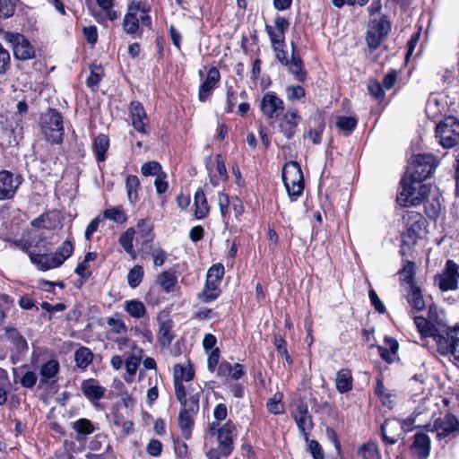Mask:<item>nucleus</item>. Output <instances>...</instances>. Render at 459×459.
<instances>
[{
  "mask_svg": "<svg viewBox=\"0 0 459 459\" xmlns=\"http://www.w3.org/2000/svg\"><path fill=\"white\" fill-rule=\"evenodd\" d=\"M290 22L283 16L277 15L273 20V25H265V31L270 39L272 48L275 53L276 59L293 75L298 82H304L307 73L304 69L302 59L297 49V46L292 41L291 56L289 57L285 50V33L288 30Z\"/></svg>",
  "mask_w": 459,
  "mask_h": 459,
  "instance_id": "obj_1",
  "label": "nucleus"
},
{
  "mask_svg": "<svg viewBox=\"0 0 459 459\" xmlns=\"http://www.w3.org/2000/svg\"><path fill=\"white\" fill-rule=\"evenodd\" d=\"M402 190L397 195V203L400 206L411 207L420 204L426 195L429 192V185L421 181L411 179L403 176L401 181Z\"/></svg>",
  "mask_w": 459,
  "mask_h": 459,
  "instance_id": "obj_2",
  "label": "nucleus"
},
{
  "mask_svg": "<svg viewBox=\"0 0 459 459\" xmlns=\"http://www.w3.org/2000/svg\"><path fill=\"white\" fill-rule=\"evenodd\" d=\"M151 7L143 1H132L127 6V12L123 20V29L127 34L138 32L140 24L151 27Z\"/></svg>",
  "mask_w": 459,
  "mask_h": 459,
  "instance_id": "obj_3",
  "label": "nucleus"
},
{
  "mask_svg": "<svg viewBox=\"0 0 459 459\" xmlns=\"http://www.w3.org/2000/svg\"><path fill=\"white\" fill-rule=\"evenodd\" d=\"M39 127L48 143L60 144L63 142L65 135L63 117L56 109L50 108L41 115Z\"/></svg>",
  "mask_w": 459,
  "mask_h": 459,
  "instance_id": "obj_4",
  "label": "nucleus"
},
{
  "mask_svg": "<svg viewBox=\"0 0 459 459\" xmlns=\"http://www.w3.org/2000/svg\"><path fill=\"white\" fill-rule=\"evenodd\" d=\"M438 163L437 159L433 154L415 155L409 162L404 176L423 182L432 176Z\"/></svg>",
  "mask_w": 459,
  "mask_h": 459,
  "instance_id": "obj_5",
  "label": "nucleus"
},
{
  "mask_svg": "<svg viewBox=\"0 0 459 459\" xmlns=\"http://www.w3.org/2000/svg\"><path fill=\"white\" fill-rule=\"evenodd\" d=\"M281 177L290 200L295 201L304 190V178L299 164L296 161L286 162Z\"/></svg>",
  "mask_w": 459,
  "mask_h": 459,
  "instance_id": "obj_6",
  "label": "nucleus"
},
{
  "mask_svg": "<svg viewBox=\"0 0 459 459\" xmlns=\"http://www.w3.org/2000/svg\"><path fill=\"white\" fill-rule=\"evenodd\" d=\"M436 138L439 144L446 148H453L459 143V119L446 117L440 121L435 129Z\"/></svg>",
  "mask_w": 459,
  "mask_h": 459,
  "instance_id": "obj_7",
  "label": "nucleus"
},
{
  "mask_svg": "<svg viewBox=\"0 0 459 459\" xmlns=\"http://www.w3.org/2000/svg\"><path fill=\"white\" fill-rule=\"evenodd\" d=\"M181 406L182 408L178 414V423L183 437L188 439L191 436L192 428L195 422L194 417L199 411L198 392L190 394L189 403Z\"/></svg>",
  "mask_w": 459,
  "mask_h": 459,
  "instance_id": "obj_8",
  "label": "nucleus"
},
{
  "mask_svg": "<svg viewBox=\"0 0 459 459\" xmlns=\"http://www.w3.org/2000/svg\"><path fill=\"white\" fill-rule=\"evenodd\" d=\"M390 30L391 22L386 16H383L379 20H373L366 36L368 47L371 49L377 48Z\"/></svg>",
  "mask_w": 459,
  "mask_h": 459,
  "instance_id": "obj_9",
  "label": "nucleus"
},
{
  "mask_svg": "<svg viewBox=\"0 0 459 459\" xmlns=\"http://www.w3.org/2000/svg\"><path fill=\"white\" fill-rule=\"evenodd\" d=\"M4 39L12 45L13 55L17 59L28 60L34 57V48L23 35L8 31L4 33Z\"/></svg>",
  "mask_w": 459,
  "mask_h": 459,
  "instance_id": "obj_10",
  "label": "nucleus"
},
{
  "mask_svg": "<svg viewBox=\"0 0 459 459\" xmlns=\"http://www.w3.org/2000/svg\"><path fill=\"white\" fill-rule=\"evenodd\" d=\"M291 415L297 424L299 433L303 436L306 441H308L314 423L312 416L308 412L307 404L303 401H298L291 411Z\"/></svg>",
  "mask_w": 459,
  "mask_h": 459,
  "instance_id": "obj_11",
  "label": "nucleus"
},
{
  "mask_svg": "<svg viewBox=\"0 0 459 459\" xmlns=\"http://www.w3.org/2000/svg\"><path fill=\"white\" fill-rule=\"evenodd\" d=\"M459 265L453 260H447L445 270L436 276L435 283L443 291L455 290L458 289Z\"/></svg>",
  "mask_w": 459,
  "mask_h": 459,
  "instance_id": "obj_12",
  "label": "nucleus"
},
{
  "mask_svg": "<svg viewBox=\"0 0 459 459\" xmlns=\"http://www.w3.org/2000/svg\"><path fill=\"white\" fill-rule=\"evenodd\" d=\"M438 350L442 354H451L459 360V324L446 329L445 336L438 339Z\"/></svg>",
  "mask_w": 459,
  "mask_h": 459,
  "instance_id": "obj_13",
  "label": "nucleus"
},
{
  "mask_svg": "<svg viewBox=\"0 0 459 459\" xmlns=\"http://www.w3.org/2000/svg\"><path fill=\"white\" fill-rule=\"evenodd\" d=\"M211 433H217L218 447L222 448L223 454H230L233 449V440L237 437L236 428L231 421L226 422L216 430L215 424L211 425Z\"/></svg>",
  "mask_w": 459,
  "mask_h": 459,
  "instance_id": "obj_14",
  "label": "nucleus"
},
{
  "mask_svg": "<svg viewBox=\"0 0 459 459\" xmlns=\"http://www.w3.org/2000/svg\"><path fill=\"white\" fill-rule=\"evenodd\" d=\"M260 108L267 118L279 117L284 110V102L275 92L269 91L263 96Z\"/></svg>",
  "mask_w": 459,
  "mask_h": 459,
  "instance_id": "obj_15",
  "label": "nucleus"
},
{
  "mask_svg": "<svg viewBox=\"0 0 459 459\" xmlns=\"http://www.w3.org/2000/svg\"><path fill=\"white\" fill-rule=\"evenodd\" d=\"M21 177L14 176L11 171H0V201L12 199L20 185Z\"/></svg>",
  "mask_w": 459,
  "mask_h": 459,
  "instance_id": "obj_16",
  "label": "nucleus"
},
{
  "mask_svg": "<svg viewBox=\"0 0 459 459\" xmlns=\"http://www.w3.org/2000/svg\"><path fill=\"white\" fill-rule=\"evenodd\" d=\"M300 118L301 117L299 115L298 110L293 108H288L285 114L281 117L279 123V128L281 133H282L287 139L292 138L296 134Z\"/></svg>",
  "mask_w": 459,
  "mask_h": 459,
  "instance_id": "obj_17",
  "label": "nucleus"
},
{
  "mask_svg": "<svg viewBox=\"0 0 459 459\" xmlns=\"http://www.w3.org/2000/svg\"><path fill=\"white\" fill-rule=\"evenodd\" d=\"M459 429V421L452 414H446L435 420L434 430L439 439L445 438Z\"/></svg>",
  "mask_w": 459,
  "mask_h": 459,
  "instance_id": "obj_18",
  "label": "nucleus"
},
{
  "mask_svg": "<svg viewBox=\"0 0 459 459\" xmlns=\"http://www.w3.org/2000/svg\"><path fill=\"white\" fill-rule=\"evenodd\" d=\"M129 112L134 128L141 134H147L146 126L149 119L143 105L139 101H132Z\"/></svg>",
  "mask_w": 459,
  "mask_h": 459,
  "instance_id": "obj_19",
  "label": "nucleus"
},
{
  "mask_svg": "<svg viewBox=\"0 0 459 459\" xmlns=\"http://www.w3.org/2000/svg\"><path fill=\"white\" fill-rule=\"evenodd\" d=\"M382 437L385 443L394 445L403 435V426L398 419H388L381 426Z\"/></svg>",
  "mask_w": 459,
  "mask_h": 459,
  "instance_id": "obj_20",
  "label": "nucleus"
},
{
  "mask_svg": "<svg viewBox=\"0 0 459 459\" xmlns=\"http://www.w3.org/2000/svg\"><path fill=\"white\" fill-rule=\"evenodd\" d=\"M425 212L429 218L436 219L441 212V195L436 187L429 186V192L426 195Z\"/></svg>",
  "mask_w": 459,
  "mask_h": 459,
  "instance_id": "obj_21",
  "label": "nucleus"
},
{
  "mask_svg": "<svg viewBox=\"0 0 459 459\" xmlns=\"http://www.w3.org/2000/svg\"><path fill=\"white\" fill-rule=\"evenodd\" d=\"M220 78V72L217 68L212 67L209 69L206 79L199 87L198 98L200 101L204 102L210 97Z\"/></svg>",
  "mask_w": 459,
  "mask_h": 459,
  "instance_id": "obj_22",
  "label": "nucleus"
},
{
  "mask_svg": "<svg viewBox=\"0 0 459 459\" xmlns=\"http://www.w3.org/2000/svg\"><path fill=\"white\" fill-rule=\"evenodd\" d=\"M81 391L89 401L93 403L104 397L106 389L97 380L89 378L82 382Z\"/></svg>",
  "mask_w": 459,
  "mask_h": 459,
  "instance_id": "obj_23",
  "label": "nucleus"
},
{
  "mask_svg": "<svg viewBox=\"0 0 459 459\" xmlns=\"http://www.w3.org/2000/svg\"><path fill=\"white\" fill-rule=\"evenodd\" d=\"M411 449L419 459H426L429 455L430 439L425 433H416Z\"/></svg>",
  "mask_w": 459,
  "mask_h": 459,
  "instance_id": "obj_24",
  "label": "nucleus"
},
{
  "mask_svg": "<svg viewBox=\"0 0 459 459\" xmlns=\"http://www.w3.org/2000/svg\"><path fill=\"white\" fill-rule=\"evenodd\" d=\"M73 429L76 432L75 439L77 441L85 440L87 436L92 434L97 428L88 419L81 418L72 423Z\"/></svg>",
  "mask_w": 459,
  "mask_h": 459,
  "instance_id": "obj_25",
  "label": "nucleus"
},
{
  "mask_svg": "<svg viewBox=\"0 0 459 459\" xmlns=\"http://www.w3.org/2000/svg\"><path fill=\"white\" fill-rule=\"evenodd\" d=\"M30 262L40 271L57 268L53 254L30 253Z\"/></svg>",
  "mask_w": 459,
  "mask_h": 459,
  "instance_id": "obj_26",
  "label": "nucleus"
},
{
  "mask_svg": "<svg viewBox=\"0 0 459 459\" xmlns=\"http://www.w3.org/2000/svg\"><path fill=\"white\" fill-rule=\"evenodd\" d=\"M156 282L160 285L161 290L166 293L176 291L178 287V278L174 273L166 271L157 276Z\"/></svg>",
  "mask_w": 459,
  "mask_h": 459,
  "instance_id": "obj_27",
  "label": "nucleus"
},
{
  "mask_svg": "<svg viewBox=\"0 0 459 459\" xmlns=\"http://www.w3.org/2000/svg\"><path fill=\"white\" fill-rule=\"evenodd\" d=\"M385 346H378V352L380 357L388 363L394 361L395 354L399 349L398 342L393 337L385 338Z\"/></svg>",
  "mask_w": 459,
  "mask_h": 459,
  "instance_id": "obj_28",
  "label": "nucleus"
},
{
  "mask_svg": "<svg viewBox=\"0 0 459 459\" xmlns=\"http://www.w3.org/2000/svg\"><path fill=\"white\" fill-rule=\"evenodd\" d=\"M352 375L348 368H342L336 373L335 387L341 394H344L352 389Z\"/></svg>",
  "mask_w": 459,
  "mask_h": 459,
  "instance_id": "obj_29",
  "label": "nucleus"
},
{
  "mask_svg": "<svg viewBox=\"0 0 459 459\" xmlns=\"http://www.w3.org/2000/svg\"><path fill=\"white\" fill-rule=\"evenodd\" d=\"M195 217L197 220L205 218L209 213V205L202 189L195 192L194 196Z\"/></svg>",
  "mask_w": 459,
  "mask_h": 459,
  "instance_id": "obj_30",
  "label": "nucleus"
},
{
  "mask_svg": "<svg viewBox=\"0 0 459 459\" xmlns=\"http://www.w3.org/2000/svg\"><path fill=\"white\" fill-rule=\"evenodd\" d=\"M143 355V350L139 347H133L130 355L125 361L126 369L129 376L134 377L137 371L139 364Z\"/></svg>",
  "mask_w": 459,
  "mask_h": 459,
  "instance_id": "obj_31",
  "label": "nucleus"
},
{
  "mask_svg": "<svg viewBox=\"0 0 459 459\" xmlns=\"http://www.w3.org/2000/svg\"><path fill=\"white\" fill-rule=\"evenodd\" d=\"M109 148V139L105 134H99L93 142L92 149L96 155L98 162H104L106 160V152Z\"/></svg>",
  "mask_w": 459,
  "mask_h": 459,
  "instance_id": "obj_32",
  "label": "nucleus"
},
{
  "mask_svg": "<svg viewBox=\"0 0 459 459\" xmlns=\"http://www.w3.org/2000/svg\"><path fill=\"white\" fill-rule=\"evenodd\" d=\"M125 311L133 318L140 319L145 316L146 307L144 304L138 299H129L124 302Z\"/></svg>",
  "mask_w": 459,
  "mask_h": 459,
  "instance_id": "obj_33",
  "label": "nucleus"
},
{
  "mask_svg": "<svg viewBox=\"0 0 459 459\" xmlns=\"http://www.w3.org/2000/svg\"><path fill=\"white\" fill-rule=\"evenodd\" d=\"M135 234L136 230L134 228H128L124 233L121 234L118 239L121 247L133 259H135L137 256L133 245Z\"/></svg>",
  "mask_w": 459,
  "mask_h": 459,
  "instance_id": "obj_34",
  "label": "nucleus"
},
{
  "mask_svg": "<svg viewBox=\"0 0 459 459\" xmlns=\"http://www.w3.org/2000/svg\"><path fill=\"white\" fill-rule=\"evenodd\" d=\"M408 302L417 311H421L425 308L426 304L423 299L420 289L415 284H411L408 290Z\"/></svg>",
  "mask_w": 459,
  "mask_h": 459,
  "instance_id": "obj_35",
  "label": "nucleus"
},
{
  "mask_svg": "<svg viewBox=\"0 0 459 459\" xmlns=\"http://www.w3.org/2000/svg\"><path fill=\"white\" fill-rule=\"evenodd\" d=\"M58 371L59 362L56 359H49L40 367V382L48 383L49 379L56 377Z\"/></svg>",
  "mask_w": 459,
  "mask_h": 459,
  "instance_id": "obj_36",
  "label": "nucleus"
},
{
  "mask_svg": "<svg viewBox=\"0 0 459 459\" xmlns=\"http://www.w3.org/2000/svg\"><path fill=\"white\" fill-rule=\"evenodd\" d=\"M74 252V245L70 240H65L53 254L56 264L59 267L64 262L69 258Z\"/></svg>",
  "mask_w": 459,
  "mask_h": 459,
  "instance_id": "obj_37",
  "label": "nucleus"
},
{
  "mask_svg": "<svg viewBox=\"0 0 459 459\" xmlns=\"http://www.w3.org/2000/svg\"><path fill=\"white\" fill-rule=\"evenodd\" d=\"M219 285V281H212L206 278L205 286L201 296L202 300L208 303L216 299L221 293Z\"/></svg>",
  "mask_w": 459,
  "mask_h": 459,
  "instance_id": "obj_38",
  "label": "nucleus"
},
{
  "mask_svg": "<svg viewBox=\"0 0 459 459\" xmlns=\"http://www.w3.org/2000/svg\"><path fill=\"white\" fill-rule=\"evenodd\" d=\"M93 354L87 347H80L74 353L76 366L80 368H86L92 361Z\"/></svg>",
  "mask_w": 459,
  "mask_h": 459,
  "instance_id": "obj_39",
  "label": "nucleus"
},
{
  "mask_svg": "<svg viewBox=\"0 0 459 459\" xmlns=\"http://www.w3.org/2000/svg\"><path fill=\"white\" fill-rule=\"evenodd\" d=\"M140 182L136 176L129 175L126 179V188L127 193V197L130 203L134 204L138 201V189H139Z\"/></svg>",
  "mask_w": 459,
  "mask_h": 459,
  "instance_id": "obj_40",
  "label": "nucleus"
},
{
  "mask_svg": "<svg viewBox=\"0 0 459 459\" xmlns=\"http://www.w3.org/2000/svg\"><path fill=\"white\" fill-rule=\"evenodd\" d=\"M5 337L15 345L18 351H23L27 350L28 345L26 340L15 328L6 327Z\"/></svg>",
  "mask_w": 459,
  "mask_h": 459,
  "instance_id": "obj_41",
  "label": "nucleus"
},
{
  "mask_svg": "<svg viewBox=\"0 0 459 459\" xmlns=\"http://www.w3.org/2000/svg\"><path fill=\"white\" fill-rule=\"evenodd\" d=\"M159 342L162 346H168L171 343L174 334L172 333V325L169 321H164L160 324Z\"/></svg>",
  "mask_w": 459,
  "mask_h": 459,
  "instance_id": "obj_42",
  "label": "nucleus"
},
{
  "mask_svg": "<svg viewBox=\"0 0 459 459\" xmlns=\"http://www.w3.org/2000/svg\"><path fill=\"white\" fill-rule=\"evenodd\" d=\"M358 455L361 459H381L377 446L372 442L363 444L359 446L358 449Z\"/></svg>",
  "mask_w": 459,
  "mask_h": 459,
  "instance_id": "obj_43",
  "label": "nucleus"
},
{
  "mask_svg": "<svg viewBox=\"0 0 459 459\" xmlns=\"http://www.w3.org/2000/svg\"><path fill=\"white\" fill-rule=\"evenodd\" d=\"M228 178L226 166L221 155L216 156V173L211 176V182L213 186L224 181Z\"/></svg>",
  "mask_w": 459,
  "mask_h": 459,
  "instance_id": "obj_44",
  "label": "nucleus"
},
{
  "mask_svg": "<svg viewBox=\"0 0 459 459\" xmlns=\"http://www.w3.org/2000/svg\"><path fill=\"white\" fill-rule=\"evenodd\" d=\"M194 377V371L190 367L177 364L174 367V382H189Z\"/></svg>",
  "mask_w": 459,
  "mask_h": 459,
  "instance_id": "obj_45",
  "label": "nucleus"
},
{
  "mask_svg": "<svg viewBox=\"0 0 459 459\" xmlns=\"http://www.w3.org/2000/svg\"><path fill=\"white\" fill-rule=\"evenodd\" d=\"M103 217L105 219L113 221H115L117 223H120V224L126 222L127 220V217H126L124 210L119 207L106 209L103 212Z\"/></svg>",
  "mask_w": 459,
  "mask_h": 459,
  "instance_id": "obj_46",
  "label": "nucleus"
},
{
  "mask_svg": "<svg viewBox=\"0 0 459 459\" xmlns=\"http://www.w3.org/2000/svg\"><path fill=\"white\" fill-rule=\"evenodd\" d=\"M143 277V269L140 265H134L127 274L128 285L134 289L140 285Z\"/></svg>",
  "mask_w": 459,
  "mask_h": 459,
  "instance_id": "obj_47",
  "label": "nucleus"
},
{
  "mask_svg": "<svg viewBox=\"0 0 459 459\" xmlns=\"http://www.w3.org/2000/svg\"><path fill=\"white\" fill-rule=\"evenodd\" d=\"M267 410L269 412L274 415H278L283 412L284 406L281 403V394L276 393L273 397H271L266 403Z\"/></svg>",
  "mask_w": 459,
  "mask_h": 459,
  "instance_id": "obj_48",
  "label": "nucleus"
},
{
  "mask_svg": "<svg viewBox=\"0 0 459 459\" xmlns=\"http://www.w3.org/2000/svg\"><path fill=\"white\" fill-rule=\"evenodd\" d=\"M420 334L422 338H433L438 345V339L445 336V332H441L431 322H429Z\"/></svg>",
  "mask_w": 459,
  "mask_h": 459,
  "instance_id": "obj_49",
  "label": "nucleus"
},
{
  "mask_svg": "<svg viewBox=\"0 0 459 459\" xmlns=\"http://www.w3.org/2000/svg\"><path fill=\"white\" fill-rule=\"evenodd\" d=\"M15 0H0V19L12 17L15 12Z\"/></svg>",
  "mask_w": 459,
  "mask_h": 459,
  "instance_id": "obj_50",
  "label": "nucleus"
},
{
  "mask_svg": "<svg viewBox=\"0 0 459 459\" xmlns=\"http://www.w3.org/2000/svg\"><path fill=\"white\" fill-rule=\"evenodd\" d=\"M357 119L353 117H339L336 120V126L350 134L356 126Z\"/></svg>",
  "mask_w": 459,
  "mask_h": 459,
  "instance_id": "obj_51",
  "label": "nucleus"
},
{
  "mask_svg": "<svg viewBox=\"0 0 459 459\" xmlns=\"http://www.w3.org/2000/svg\"><path fill=\"white\" fill-rule=\"evenodd\" d=\"M102 68L100 66H93L91 69V74L87 79V85L92 91H95L102 78Z\"/></svg>",
  "mask_w": 459,
  "mask_h": 459,
  "instance_id": "obj_52",
  "label": "nucleus"
},
{
  "mask_svg": "<svg viewBox=\"0 0 459 459\" xmlns=\"http://www.w3.org/2000/svg\"><path fill=\"white\" fill-rule=\"evenodd\" d=\"M286 97L290 101L299 100L306 94L305 89L300 85H289L285 88Z\"/></svg>",
  "mask_w": 459,
  "mask_h": 459,
  "instance_id": "obj_53",
  "label": "nucleus"
},
{
  "mask_svg": "<svg viewBox=\"0 0 459 459\" xmlns=\"http://www.w3.org/2000/svg\"><path fill=\"white\" fill-rule=\"evenodd\" d=\"M401 281L409 284V287L413 282V275H414V264L412 262H407L406 264L399 271Z\"/></svg>",
  "mask_w": 459,
  "mask_h": 459,
  "instance_id": "obj_54",
  "label": "nucleus"
},
{
  "mask_svg": "<svg viewBox=\"0 0 459 459\" xmlns=\"http://www.w3.org/2000/svg\"><path fill=\"white\" fill-rule=\"evenodd\" d=\"M141 172L143 176H158L162 174L161 166L157 161H149L143 164Z\"/></svg>",
  "mask_w": 459,
  "mask_h": 459,
  "instance_id": "obj_55",
  "label": "nucleus"
},
{
  "mask_svg": "<svg viewBox=\"0 0 459 459\" xmlns=\"http://www.w3.org/2000/svg\"><path fill=\"white\" fill-rule=\"evenodd\" d=\"M152 231V228L143 220L138 222L136 233L143 238V242H148L152 239V237L151 235Z\"/></svg>",
  "mask_w": 459,
  "mask_h": 459,
  "instance_id": "obj_56",
  "label": "nucleus"
},
{
  "mask_svg": "<svg viewBox=\"0 0 459 459\" xmlns=\"http://www.w3.org/2000/svg\"><path fill=\"white\" fill-rule=\"evenodd\" d=\"M107 324L112 329V331L117 334H124L127 332V327L121 319L108 317Z\"/></svg>",
  "mask_w": 459,
  "mask_h": 459,
  "instance_id": "obj_57",
  "label": "nucleus"
},
{
  "mask_svg": "<svg viewBox=\"0 0 459 459\" xmlns=\"http://www.w3.org/2000/svg\"><path fill=\"white\" fill-rule=\"evenodd\" d=\"M175 394L181 405H186L189 403V398H186V387L183 382H174Z\"/></svg>",
  "mask_w": 459,
  "mask_h": 459,
  "instance_id": "obj_58",
  "label": "nucleus"
},
{
  "mask_svg": "<svg viewBox=\"0 0 459 459\" xmlns=\"http://www.w3.org/2000/svg\"><path fill=\"white\" fill-rule=\"evenodd\" d=\"M224 274V267L221 264H213L207 272L206 278L221 282Z\"/></svg>",
  "mask_w": 459,
  "mask_h": 459,
  "instance_id": "obj_59",
  "label": "nucleus"
},
{
  "mask_svg": "<svg viewBox=\"0 0 459 459\" xmlns=\"http://www.w3.org/2000/svg\"><path fill=\"white\" fill-rule=\"evenodd\" d=\"M11 57L9 51L2 46L0 43V74H4L6 73L7 69L10 67Z\"/></svg>",
  "mask_w": 459,
  "mask_h": 459,
  "instance_id": "obj_60",
  "label": "nucleus"
},
{
  "mask_svg": "<svg viewBox=\"0 0 459 459\" xmlns=\"http://www.w3.org/2000/svg\"><path fill=\"white\" fill-rule=\"evenodd\" d=\"M220 350L214 348L208 352L207 367L211 372H215L216 368L220 365Z\"/></svg>",
  "mask_w": 459,
  "mask_h": 459,
  "instance_id": "obj_61",
  "label": "nucleus"
},
{
  "mask_svg": "<svg viewBox=\"0 0 459 459\" xmlns=\"http://www.w3.org/2000/svg\"><path fill=\"white\" fill-rule=\"evenodd\" d=\"M218 204H219V206H220V211H221V214L222 217H225L228 212H229V209L230 207V197L223 194V193H219L218 195Z\"/></svg>",
  "mask_w": 459,
  "mask_h": 459,
  "instance_id": "obj_62",
  "label": "nucleus"
},
{
  "mask_svg": "<svg viewBox=\"0 0 459 459\" xmlns=\"http://www.w3.org/2000/svg\"><path fill=\"white\" fill-rule=\"evenodd\" d=\"M420 234V233L417 231H412L411 229L406 228V230L402 235L403 244L407 246L414 245Z\"/></svg>",
  "mask_w": 459,
  "mask_h": 459,
  "instance_id": "obj_63",
  "label": "nucleus"
},
{
  "mask_svg": "<svg viewBox=\"0 0 459 459\" xmlns=\"http://www.w3.org/2000/svg\"><path fill=\"white\" fill-rule=\"evenodd\" d=\"M308 449L314 459H324L325 454L320 444L316 440H310Z\"/></svg>",
  "mask_w": 459,
  "mask_h": 459,
  "instance_id": "obj_64",
  "label": "nucleus"
}]
</instances>
